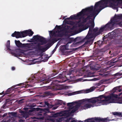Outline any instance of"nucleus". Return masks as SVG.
<instances>
[{
	"mask_svg": "<svg viewBox=\"0 0 122 122\" xmlns=\"http://www.w3.org/2000/svg\"><path fill=\"white\" fill-rule=\"evenodd\" d=\"M122 18V15H117L111 20L110 21L103 26L106 31L111 30L114 29V25L117 24L120 25H122V24L120 21H118L117 20Z\"/></svg>",
	"mask_w": 122,
	"mask_h": 122,
	"instance_id": "nucleus-3",
	"label": "nucleus"
},
{
	"mask_svg": "<svg viewBox=\"0 0 122 122\" xmlns=\"http://www.w3.org/2000/svg\"><path fill=\"white\" fill-rule=\"evenodd\" d=\"M104 9L103 8L102 0L96 3L95 4L93 11L92 12L90 13L89 15H87V17L89 19L92 20L91 18L94 17L93 20H94L95 18L98 14L99 13L102 9Z\"/></svg>",
	"mask_w": 122,
	"mask_h": 122,
	"instance_id": "nucleus-4",
	"label": "nucleus"
},
{
	"mask_svg": "<svg viewBox=\"0 0 122 122\" xmlns=\"http://www.w3.org/2000/svg\"><path fill=\"white\" fill-rule=\"evenodd\" d=\"M66 81H63L62 80L58 81L57 80H55L54 81H53L52 82V84L53 85H56V84L57 83H62Z\"/></svg>",
	"mask_w": 122,
	"mask_h": 122,
	"instance_id": "nucleus-22",
	"label": "nucleus"
},
{
	"mask_svg": "<svg viewBox=\"0 0 122 122\" xmlns=\"http://www.w3.org/2000/svg\"><path fill=\"white\" fill-rule=\"evenodd\" d=\"M84 122H94V121L93 120L92 118H91L85 120Z\"/></svg>",
	"mask_w": 122,
	"mask_h": 122,
	"instance_id": "nucleus-41",
	"label": "nucleus"
},
{
	"mask_svg": "<svg viewBox=\"0 0 122 122\" xmlns=\"http://www.w3.org/2000/svg\"><path fill=\"white\" fill-rule=\"evenodd\" d=\"M66 23L67 24L72 25H73L74 22L72 21H66Z\"/></svg>",
	"mask_w": 122,
	"mask_h": 122,
	"instance_id": "nucleus-43",
	"label": "nucleus"
},
{
	"mask_svg": "<svg viewBox=\"0 0 122 122\" xmlns=\"http://www.w3.org/2000/svg\"><path fill=\"white\" fill-rule=\"evenodd\" d=\"M80 17H81V18H82L83 19L82 20V21L85 23H86L87 20H89V18L88 17H86V18H85L84 17V16H80Z\"/></svg>",
	"mask_w": 122,
	"mask_h": 122,
	"instance_id": "nucleus-30",
	"label": "nucleus"
},
{
	"mask_svg": "<svg viewBox=\"0 0 122 122\" xmlns=\"http://www.w3.org/2000/svg\"><path fill=\"white\" fill-rule=\"evenodd\" d=\"M92 120L94 122L95 121L98 122H107L108 121L107 118H102L100 117H95L94 118H92Z\"/></svg>",
	"mask_w": 122,
	"mask_h": 122,
	"instance_id": "nucleus-15",
	"label": "nucleus"
},
{
	"mask_svg": "<svg viewBox=\"0 0 122 122\" xmlns=\"http://www.w3.org/2000/svg\"><path fill=\"white\" fill-rule=\"evenodd\" d=\"M46 76V74H44L43 73H41L39 77L40 78H42L43 79V78H45Z\"/></svg>",
	"mask_w": 122,
	"mask_h": 122,
	"instance_id": "nucleus-42",
	"label": "nucleus"
},
{
	"mask_svg": "<svg viewBox=\"0 0 122 122\" xmlns=\"http://www.w3.org/2000/svg\"><path fill=\"white\" fill-rule=\"evenodd\" d=\"M55 28L59 30H60L61 28V27L60 25L58 26L57 25H56Z\"/></svg>",
	"mask_w": 122,
	"mask_h": 122,
	"instance_id": "nucleus-49",
	"label": "nucleus"
},
{
	"mask_svg": "<svg viewBox=\"0 0 122 122\" xmlns=\"http://www.w3.org/2000/svg\"><path fill=\"white\" fill-rule=\"evenodd\" d=\"M80 102L81 103H83L85 102H90L93 104H94L96 102V100H93L92 98L90 99L86 98L81 100Z\"/></svg>",
	"mask_w": 122,
	"mask_h": 122,
	"instance_id": "nucleus-17",
	"label": "nucleus"
},
{
	"mask_svg": "<svg viewBox=\"0 0 122 122\" xmlns=\"http://www.w3.org/2000/svg\"><path fill=\"white\" fill-rule=\"evenodd\" d=\"M23 32V36H22L23 37H25L28 35L30 36H31L34 33L33 32L30 30L24 31Z\"/></svg>",
	"mask_w": 122,
	"mask_h": 122,
	"instance_id": "nucleus-16",
	"label": "nucleus"
},
{
	"mask_svg": "<svg viewBox=\"0 0 122 122\" xmlns=\"http://www.w3.org/2000/svg\"><path fill=\"white\" fill-rule=\"evenodd\" d=\"M68 47L69 45H68V44L62 46L61 47V50L62 51H63L65 50H69V49L68 48Z\"/></svg>",
	"mask_w": 122,
	"mask_h": 122,
	"instance_id": "nucleus-19",
	"label": "nucleus"
},
{
	"mask_svg": "<svg viewBox=\"0 0 122 122\" xmlns=\"http://www.w3.org/2000/svg\"><path fill=\"white\" fill-rule=\"evenodd\" d=\"M15 68L14 67H12L11 69L12 70H15Z\"/></svg>",
	"mask_w": 122,
	"mask_h": 122,
	"instance_id": "nucleus-59",
	"label": "nucleus"
},
{
	"mask_svg": "<svg viewBox=\"0 0 122 122\" xmlns=\"http://www.w3.org/2000/svg\"><path fill=\"white\" fill-rule=\"evenodd\" d=\"M71 27L70 26L66 25L65 26V29L66 30H68L71 29Z\"/></svg>",
	"mask_w": 122,
	"mask_h": 122,
	"instance_id": "nucleus-45",
	"label": "nucleus"
},
{
	"mask_svg": "<svg viewBox=\"0 0 122 122\" xmlns=\"http://www.w3.org/2000/svg\"><path fill=\"white\" fill-rule=\"evenodd\" d=\"M7 43V44L6 45V47L7 48V50L10 51V53L12 55H13L15 57H17L19 56L20 54L19 53L20 52L19 51H16L15 53H14L13 52L12 50L10 48V41H8Z\"/></svg>",
	"mask_w": 122,
	"mask_h": 122,
	"instance_id": "nucleus-11",
	"label": "nucleus"
},
{
	"mask_svg": "<svg viewBox=\"0 0 122 122\" xmlns=\"http://www.w3.org/2000/svg\"><path fill=\"white\" fill-rule=\"evenodd\" d=\"M7 114L6 113H4L3 114V117H5V116H6V115H7Z\"/></svg>",
	"mask_w": 122,
	"mask_h": 122,
	"instance_id": "nucleus-61",
	"label": "nucleus"
},
{
	"mask_svg": "<svg viewBox=\"0 0 122 122\" xmlns=\"http://www.w3.org/2000/svg\"><path fill=\"white\" fill-rule=\"evenodd\" d=\"M121 86H118L114 87L113 89V91L114 90H115V91L113 92L114 93L116 91V90H117L119 92H121V91L122 90L121 89H120Z\"/></svg>",
	"mask_w": 122,
	"mask_h": 122,
	"instance_id": "nucleus-24",
	"label": "nucleus"
},
{
	"mask_svg": "<svg viewBox=\"0 0 122 122\" xmlns=\"http://www.w3.org/2000/svg\"><path fill=\"white\" fill-rule=\"evenodd\" d=\"M93 42V40H87V41H86L84 44L83 46L86 45L88 44H90L92 43Z\"/></svg>",
	"mask_w": 122,
	"mask_h": 122,
	"instance_id": "nucleus-27",
	"label": "nucleus"
},
{
	"mask_svg": "<svg viewBox=\"0 0 122 122\" xmlns=\"http://www.w3.org/2000/svg\"><path fill=\"white\" fill-rule=\"evenodd\" d=\"M20 84H17V85H14L13 86H12V87H10V88H8L7 90L5 92V95L9 93L10 92H12L11 90L12 89H13L14 88L17 86H20Z\"/></svg>",
	"mask_w": 122,
	"mask_h": 122,
	"instance_id": "nucleus-18",
	"label": "nucleus"
},
{
	"mask_svg": "<svg viewBox=\"0 0 122 122\" xmlns=\"http://www.w3.org/2000/svg\"><path fill=\"white\" fill-rule=\"evenodd\" d=\"M93 28L90 27H89V30L88 31V32L90 33H92V31L93 29Z\"/></svg>",
	"mask_w": 122,
	"mask_h": 122,
	"instance_id": "nucleus-44",
	"label": "nucleus"
},
{
	"mask_svg": "<svg viewBox=\"0 0 122 122\" xmlns=\"http://www.w3.org/2000/svg\"><path fill=\"white\" fill-rule=\"evenodd\" d=\"M47 115V112L44 111H43L38 115V116L37 117V119L44 120L45 117H46Z\"/></svg>",
	"mask_w": 122,
	"mask_h": 122,
	"instance_id": "nucleus-14",
	"label": "nucleus"
},
{
	"mask_svg": "<svg viewBox=\"0 0 122 122\" xmlns=\"http://www.w3.org/2000/svg\"><path fill=\"white\" fill-rule=\"evenodd\" d=\"M93 6H91L90 7L85 9H82L80 12L77 14V16L79 17L80 16H84L85 15V13L87 12L89 13L92 12L93 10Z\"/></svg>",
	"mask_w": 122,
	"mask_h": 122,
	"instance_id": "nucleus-8",
	"label": "nucleus"
},
{
	"mask_svg": "<svg viewBox=\"0 0 122 122\" xmlns=\"http://www.w3.org/2000/svg\"><path fill=\"white\" fill-rule=\"evenodd\" d=\"M74 42H77L76 43V44H79L81 42L80 41V37H77L76 38H75L74 39Z\"/></svg>",
	"mask_w": 122,
	"mask_h": 122,
	"instance_id": "nucleus-26",
	"label": "nucleus"
},
{
	"mask_svg": "<svg viewBox=\"0 0 122 122\" xmlns=\"http://www.w3.org/2000/svg\"><path fill=\"white\" fill-rule=\"evenodd\" d=\"M77 121L72 119L71 117L67 118L66 120V122H77Z\"/></svg>",
	"mask_w": 122,
	"mask_h": 122,
	"instance_id": "nucleus-25",
	"label": "nucleus"
},
{
	"mask_svg": "<svg viewBox=\"0 0 122 122\" xmlns=\"http://www.w3.org/2000/svg\"><path fill=\"white\" fill-rule=\"evenodd\" d=\"M74 39L73 38H70L69 39L68 41V45L69 43H71L73 42H74Z\"/></svg>",
	"mask_w": 122,
	"mask_h": 122,
	"instance_id": "nucleus-39",
	"label": "nucleus"
},
{
	"mask_svg": "<svg viewBox=\"0 0 122 122\" xmlns=\"http://www.w3.org/2000/svg\"><path fill=\"white\" fill-rule=\"evenodd\" d=\"M74 103L72 102L68 103L67 104V106L68 107L69 110H71L70 112V113H74L80 107V103L74 106H73Z\"/></svg>",
	"mask_w": 122,
	"mask_h": 122,
	"instance_id": "nucleus-9",
	"label": "nucleus"
},
{
	"mask_svg": "<svg viewBox=\"0 0 122 122\" xmlns=\"http://www.w3.org/2000/svg\"><path fill=\"white\" fill-rule=\"evenodd\" d=\"M1 108H3V109H5L6 108V106H5L4 105H3L2 107Z\"/></svg>",
	"mask_w": 122,
	"mask_h": 122,
	"instance_id": "nucleus-57",
	"label": "nucleus"
},
{
	"mask_svg": "<svg viewBox=\"0 0 122 122\" xmlns=\"http://www.w3.org/2000/svg\"><path fill=\"white\" fill-rule=\"evenodd\" d=\"M20 112V113L23 114L25 112L23 111H21Z\"/></svg>",
	"mask_w": 122,
	"mask_h": 122,
	"instance_id": "nucleus-60",
	"label": "nucleus"
},
{
	"mask_svg": "<svg viewBox=\"0 0 122 122\" xmlns=\"http://www.w3.org/2000/svg\"><path fill=\"white\" fill-rule=\"evenodd\" d=\"M62 104L65 105L66 104V103L65 102H63L62 101L60 100H58L56 103V105H61Z\"/></svg>",
	"mask_w": 122,
	"mask_h": 122,
	"instance_id": "nucleus-21",
	"label": "nucleus"
},
{
	"mask_svg": "<svg viewBox=\"0 0 122 122\" xmlns=\"http://www.w3.org/2000/svg\"><path fill=\"white\" fill-rule=\"evenodd\" d=\"M98 30V27H96L93 29V31L94 32V33H96V32Z\"/></svg>",
	"mask_w": 122,
	"mask_h": 122,
	"instance_id": "nucleus-47",
	"label": "nucleus"
},
{
	"mask_svg": "<svg viewBox=\"0 0 122 122\" xmlns=\"http://www.w3.org/2000/svg\"><path fill=\"white\" fill-rule=\"evenodd\" d=\"M49 34L50 35H51L53 36H54L56 33V32L54 31H49Z\"/></svg>",
	"mask_w": 122,
	"mask_h": 122,
	"instance_id": "nucleus-36",
	"label": "nucleus"
},
{
	"mask_svg": "<svg viewBox=\"0 0 122 122\" xmlns=\"http://www.w3.org/2000/svg\"><path fill=\"white\" fill-rule=\"evenodd\" d=\"M50 46V44H48L45 46V48H43L40 43L34 42L33 43V50H35V51L38 53L43 52L48 49Z\"/></svg>",
	"mask_w": 122,
	"mask_h": 122,
	"instance_id": "nucleus-5",
	"label": "nucleus"
},
{
	"mask_svg": "<svg viewBox=\"0 0 122 122\" xmlns=\"http://www.w3.org/2000/svg\"><path fill=\"white\" fill-rule=\"evenodd\" d=\"M84 23L82 21L79 23L78 24V26L79 27H84Z\"/></svg>",
	"mask_w": 122,
	"mask_h": 122,
	"instance_id": "nucleus-40",
	"label": "nucleus"
},
{
	"mask_svg": "<svg viewBox=\"0 0 122 122\" xmlns=\"http://www.w3.org/2000/svg\"><path fill=\"white\" fill-rule=\"evenodd\" d=\"M118 96L113 93H112L109 95L105 96L102 95L97 97L92 98L93 100H96L95 104H97L95 106L100 105L101 104L103 105H106L107 104L115 102L114 98H116Z\"/></svg>",
	"mask_w": 122,
	"mask_h": 122,
	"instance_id": "nucleus-1",
	"label": "nucleus"
},
{
	"mask_svg": "<svg viewBox=\"0 0 122 122\" xmlns=\"http://www.w3.org/2000/svg\"><path fill=\"white\" fill-rule=\"evenodd\" d=\"M51 81V79H46L43 80L41 82L42 83L45 84L49 83V82Z\"/></svg>",
	"mask_w": 122,
	"mask_h": 122,
	"instance_id": "nucleus-23",
	"label": "nucleus"
},
{
	"mask_svg": "<svg viewBox=\"0 0 122 122\" xmlns=\"http://www.w3.org/2000/svg\"><path fill=\"white\" fill-rule=\"evenodd\" d=\"M58 107H52V109L53 110H55Z\"/></svg>",
	"mask_w": 122,
	"mask_h": 122,
	"instance_id": "nucleus-55",
	"label": "nucleus"
},
{
	"mask_svg": "<svg viewBox=\"0 0 122 122\" xmlns=\"http://www.w3.org/2000/svg\"><path fill=\"white\" fill-rule=\"evenodd\" d=\"M15 43L16 46L18 47H25L29 51L33 50V43L22 44L19 41L15 40Z\"/></svg>",
	"mask_w": 122,
	"mask_h": 122,
	"instance_id": "nucleus-7",
	"label": "nucleus"
},
{
	"mask_svg": "<svg viewBox=\"0 0 122 122\" xmlns=\"http://www.w3.org/2000/svg\"><path fill=\"white\" fill-rule=\"evenodd\" d=\"M9 116L11 115L13 117H16L17 115V113L15 112H9Z\"/></svg>",
	"mask_w": 122,
	"mask_h": 122,
	"instance_id": "nucleus-32",
	"label": "nucleus"
},
{
	"mask_svg": "<svg viewBox=\"0 0 122 122\" xmlns=\"http://www.w3.org/2000/svg\"><path fill=\"white\" fill-rule=\"evenodd\" d=\"M116 59L117 58H115L112 59L109 62V64L112 66H113L116 63L117 61V60L115 61Z\"/></svg>",
	"mask_w": 122,
	"mask_h": 122,
	"instance_id": "nucleus-20",
	"label": "nucleus"
},
{
	"mask_svg": "<svg viewBox=\"0 0 122 122\" xmlns=\"http://www.w3.org/2000/svg\"><path fill=\"white\" fill-rule=\"evenodd\" d=\"M58 40L56 38H54L52 39V41L53 42V43H54L55 42H57Z\"/></svg>",
	"mask_w": 122,
	"mask_h": 122,
	"instance_id": "nucleus-50",
	"label": "nucleus"
},
{
	"mask_svg": "<svg viewBox=\"0 0 122 122\" xmlns=\"http://www.w3.org/2000/svg\"><path fill=\"white\" fill-rule=\"evenodd\" d=\"M48 59H44L43 60V61H47L48 60Z\"/></svg>",
	"mask_w": 122,
	"mask_h": 122,
	"instance_id": "nucleus-64",
	"label": "nucleus"
},
{
	"mask_svg": "<svg viewBox=\"0 0 122 122\" xmlns=\"http://www.w3.org/2000/svg\"><path fill=\"white\" fill-rule=\"evenodd\" d=\"M92 106L91 104L89 103H87L85 104L84 105V107H86L87 108H91Z\"/></svg>",
	"mask_w": 122,
	"mask_h": 122,
	"instance_id": "nucleus-34",
	"label": "nucleus"
},
{
	"mask_svg": "<svg viewBox=\"0 0 122 122\" xmlns=\"http://www.w3.org/2000/svg\"><path fill=\"white\" fill-rule=\"evenodd\" d=\"M88 23H87L86 24L84 25V27L85 28L84 30H86L87 28H88L89 27L90 25H87V24H88Z\"/></svg>",
	"mask_w": 122,
	"mask_h": 122,
	"instance_id": "nucleus-46",
	"label": "nucleus"
},
{
	"mask_svg": "<svg viewBox=\"0 0 122 122\" xmlns=\"http://www.w3.org/2000/svg\"><path fill=\"white\" fill-rule=\"evenodd\" d=\"M22 117L26 119L28 117L29 115L27 113L25 112L23 114H22Z\"/></svg>",
	"mask_w": 122,
	"mask_h": 122,
	"instance_id": "nucleus-38",
	"label": "nucleus"
},
{
	"mask_svg": "<svg viewBox=\"0 0 122 122\" xmlns=\"http://www.w3.org/2000/svg\"><path fill=\"white\" fill-rule=\"evenodd\" d=\"M94 90V89L92 87L91 88L89 89H86L85 91V93H89L92 91Z\"/></svg>",
	"mask_w": 122,
	"mask_h": 122,
	"instance_id": "nucleus-35",
	"label": "nucleus"
},
{
	"mask_svg": "<svg viewBox=\"0 0 122 122\" xmlns=\"http://www.w3.org/2000/svg\"><path fill=\"white\" fill-rule=\"evenodd\" d=\"M57 73H53L51 74V76H54L57 74Z\"/></svg>",
	"mask_w": 122,
	"mask_h": 122,
	"instance_id": "nucleus-56",
	"label": "nucleus"
},
{
	"mask_svg": "<svg viewBox=\"0 0 122 122\" xmlns=\"http://www.w3.org/2000/svg\"><path fill=\"white\" fill-rule=\"evenodd\" d=\"M89 23L91 24V25L90 26L94 28L95 26V24L94 20H90V21Z\"/></svg>",
	"mask_w": 122,
	"mask_h": 122,
	"instance_id": "nucleus-33",
	"label": "nucleus"
},
{
	"mask_svg": "<svg viewBox=\"0 0 122 122\" xmlns=\"http://www.w3.org/2000/svg\"><path fill=\"white\" fill-rule=\"evenodd\" d=\"M70 19H71V18H70V17H68V18H66V19H65V20H69Z\"/></svg>",
	"mask_w": 122,
	"mask_h": 122,
	"instance_id": "nucleus-63",
	"label": "nucleus"
},
{
	"mask_svg": "<svg viewBox=\"0 0 122 122\" xmlns=\"http://www.w3.org/2000/svg\"><path fill=\"white\" fill-rule=\"evenodd\" d=\"M63 35V34L62 33L60 32L59 31L58 32L57 36L58 37H62Z\"/></svg>",
	"mask_w": 122,
	"mask_h": 122,
	"instance_id": "nucleus-37",
	"label": "nucleus"
},
{
	"mask_svg": "<svg viewBox=\"0 0 122 122\" xmlns=\"http://www.w3.org/2000/svg\"><path fill=\"white\" fill-rule=\"evenodd\" d=\"M76 16L75 15H71L70 16V18L71 20L75 19Z\"/></svg>",
	"mask_w": 122,
	"mask_h": 122,
	"instance_id": "nucleus-51",
	"label": "nucleus"
},
{
	"mask_svg": "<svg viewBox=\"0 0 122 122\" xmlns=\"http://www.w3.org/2000/svg\"><path fill=\"white\" fill-rule=\"evenodd\" d=\"M79 91L75 92H73L70 93L68 94V96H71L72 95H75L79 93Z\"/></svg>",
	"mask_w": 122,
	"mask_h": 122,
	"instance_id": "nucleus-31",
	"label": "nucleus"
},
{
	"mask_svg": "<svg viewBox=\"0 0 122 122\" xmlns=\"http://www.w3.org/2000/svg\"><path fill=\"white\" fill-rule=\"evenodd\" d=\"M44 103L45 105L43 106L45 107V106L46 105L49 106V103L46 101H45L44 102Z\"/></svg>",
	"mask_w": 122,
	"mask_h": 122,
	"instance_id": "nucleus-48",
	"label": "nucleus"
},
{
	"mask_svg": "<svg viewBox=\"0 0 122 122\" xmlns=\"http://www.w3.org/2000/svg\"><path fill=\"white\" fill-rule=\"evenodd\" d=\"M23 31L21 32L20 33L19 31H15L12 34L11 36L13 37H15L16 38H21L23 35Z\"/></svg>",
	"mask_w": 122,
	"mask_h": 122,
	"instance_id": "nucleus-13",
	"label": "nucleus"
},
{
	"mask_svg": "<svg viewBox=\"0 0 122 122\" xmlns=\"http://www.w3.org/2000/svg\"><path fill=\"white\" fill-rule=\"evenodd\" d=\"M117 103L120 104H122V99H120L118 101Z\"/></svg>",
	"mask_w": 122,
	"mask_h": 122,
	"instance_id": "nucleus-54",
	"label": "nucleus"
},
{
	"mask_svg": "<svg viewBox=\"0 0 122 122\" xmlns=\"http://www.w3.org/2000/svg\"><path fill=\"white\" fill-rule=\"evenodd\" d=\"M68 115V113L65 111H61L59 113H55L51 116V117H56L59 116H67Z\"/></svg>",
	"mask_w": 122,
	"mask_h": 122,
	"instance_id": "nucleus-12",
	"label": "nucleus"
},
{
	"mask_svg": "<svg viewBox=\"0 0 122 122\" xmlns=\"http://www.w3.org/2000/svg\"><path fill=\"white\" fill-rule=\"evenodd\" d=\"M41 109V108L39 107L33 108H32L29 111L31 112H32L33 111H36L40 110Z\"/></svg>",
	"mask_w": 122,
	"mask_h": 122,
	"instance_id": "nucleus-28",
	"label": "nucleus"
},
{
	"mask_svg": "<svg viewBox=\"0 0 122 122\" xmlns=\"http://www.w3.org/2000/svg\"><path fill=\"white\" fill-rule=\"evenodd\" d=\"M122 75V73H116L114 75L116 76H121Z\"/></svg>",
	"mask_w": 122,
	"mask_h": 122,
	"instance_id": "nucleus-52",
	"label": "nucleus"
},
{
	"mask_svg": "<svg viewBox=\"0 0 122 122\" xmlns=\"http://www.w3.org/2000/svg\"><path fill=\"white\" fill-rule=\"evenodd\" d=\"M56 47H55L52 51V53H54L55 51H56Z\"/></svg>",
	"mask_w": 122,
	"mask_h": 122,
	"instance_id": "nucleus-58",
	"label": "nucleus"
},
{
	"mask_svg": "<svg viewBox=\"0 0 122 122\" xmlns=\"http://www.w3.org/2000/svg\"><path fill=\"white\" fill-rule=\"evenodd\" d=\"M19 121L20 122H23L24 120L22 119H20L19 120Z\"/></svg>",
	"mask_w": 122,
	"mask_h": 122,
	"instance_id": "nucleus-62",
	"label": "nucleus"
},
{
	"mask_svg": "<svg viewBox=\"0 0 122 122\" xmlns=\"http://www.w3.org/2000/svg\"><path fill=\"white\" fill-rule=\"evenodd\" d=\"M9 100H6L5 103L3 105L5 106H6V105L8 104L9 103L8 101Z\"/></svg>",
	"mask_w": 122,
	"mask_h": 122,
	"instance_id": "nucleus-53",
	"label": "nucleus"
},
{
	"mask_svg": "<svg viewBox=\"0 0 122 122\" xmlns=\"http://www.w3.org/2000/svg\"><path fill=\"white\" fill-rule=\"evenodd\" d=\"M113 114L114 115H117L122 117V113L120 112H113Z\"/></svg>",
	"mask_w": 122,
	"mask_h": 122,
	"instance_id": "nucleus-29",
	"label": "nucleus"
},
{
	"mask_svg": "<svg viewBox=\"0 0 122 122\" xmlns=\"http://www.w3.org/2000/svg\"><path fill=\"white\" fill-rule=\"evenodd\" d=\"M104 9L108 6L118 11V7L122 6V0H102Z\"/></svg>",
	"mask_w": 122,
	"mask_h": 122,
	"instance_id": "nucleus-2",
	"label": "nucleus"
},
{
	"mask_svg": "<svg viewBox=\"0 0 122 122\" xmlns=\"http://www.w3.org/2000/svg\"><path fill=\"white\" fill-rule=\"evenodd\" d=\"M104 31H106L103 26H102L98 31L96 33H90L88 32L85 37L86 39L88 40H92L93 41L95 38L97 36L102 33Z\"/></svg>",
	"mask_w": 122,
	"mask_h": 122,
	"instance_id": "nucleus-6",
	"label": "nucleus"
},
{
	"mask_svg": "<svg viewBox=\"0 0 122 122\" xmlns=\"http://www.w3.org/2000/svg\"><path fill=\"white\" fill-rule=\"evenodd\" d=\"M33 38L34 39L37 40L38 42H41V45L46 44L47 42V41L45 38L38 35L34 36Z\"/></svg>",
	"mask_w": 122,
	"mask_h": 122,
	"instance_id": "nucleus-10",
	"label": "nucleus"
}]
</instances>
